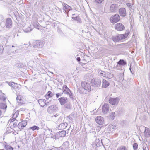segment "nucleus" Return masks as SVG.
<instances>
[{"label":"nucleus","instance_id":"bb28decb","mask_svg":"<svg viewBox=\"0 0 150 150\" xmlns=\"http://www.w3.org/2000/svg\"><path fill=\"white\" fill-rule=\"evenodd\" d=\"M54 108V107L53 105L50 106L47 108V111L49 112H51V111L52 110H53Z\"/></svg>","mask_w":150,"mask_h":150},{"label":"nucleus","instance_id":"e433bc0d","mask_svg":"<svg viewBox=\"0 0 150 150\" xmlns=\"http://www.w3.org/2000/svg\"><path fill=\"white\" fill-rule=\"evenodd\" d=\"M18 115V113L17 112H16L14 114L13 116V117H14L16 118L17 117Z\"/></svg>","mask_w":150,"mask_h":150},{"label":"nucleus","instance_id":"9b49d317","mask_svg":"<svg viewBox=\"0 0 150 150\" xmlns=\"http://www.w3.org/2000/svg\"><path fill=\"white\" fill-rule=\"evenodd\" d=\"M96 122L100 125H102L104 122V119L103 117L100 116L97 117L95 118Z\"/></svg>","mask_w":150,"mask_h":150},{"label":"nucleus","instance_id":"7ed1b4c3","mask_svg":"<svg viewBox=\"0 0 150 150\" xmlns=\"http://www.w3.org/2000/svg\"><path fill=\"white\" fill-rule=\"evenodd\" d=\"M81 86L82 88L88 91H91V86L89 83L86 82H82Z\"/></svg>","mask_w":150,"mask_h":150},{"label":"nucleus","instance_id":"0eeeda50","mask_svg":"<svg viewBox=\"0 0 150 150\" xmlns=\"http://www.w3.org/2000/svg\"><path fill=\"white\" fill-rule=\"evenodd\" d=\"M118 8V5L116 4H112L110 7L109 11L111 12H115Z\"/></svg>","mask_w":150,"mask_h":150},{"label":"nucleus","instance_id":"39448f33","mask_svg":"<svg viewBox=\"0 0 150 150\" xmlns=\"http://www.w3.org/2000/svg\"><path fill=\"white\" fill-rule=\"evenodd\" d=\"M63 92L67 95L70 97H72L73 96L70 90L65 85H64L63 87Z\"/></svg>","mask_w":150,"mask_h":150},{"label":"nucleus","instance_id":"aec40b11","mask_svg":"<svg viewBox=\"0 0 150 150\" xmlns=\"http://www.w3.org/2000/svg\"><path fill=\"white\" fill-rule=\"evenodd\" d=\"M145 129V131L144 132V134L145 136L147 137H148L150 135V131L149 129L145 127H144Z\"/></svg>","mask_w":150,"mask_h":150},{"label":"nucleus","instance_id":"20e7f679","mask_svg":"<svg viewBox=\"0 0 150 150\" xmlns=\"http://www.w3.org/2000/svg\"><path fill=\"white\" fill-rule=\"evenodd\" d=\"M115 28L117 30L121 31L125 29V27L122 23H118L115 25Z\"/></svg>","mask_w":150,"mask_h":150},{"label":"nucleus","instance_id":"72a5a7b5","mask_svg":"<svg viewBox=\"0 0 150 150\" xmlns=\"http://www.w3.org/2000/svg\"><path fill=\"white\" fill-rule=\"evenodd\" d=\"M96 146L99 145L100 144V140L99 139H96Z\"/></svg>","mask_w":150,"mask_h":150},{"label":"nucleus","instance_id":"f8f14e48","mask_svg":"<svg viewBox=\"0 0 150 150\" xmlns=\"http://www.w3.org/2000/svg\"><path fill=\"white\" fill-rule=\"evenodd\" d=\"M58 100L62 105L68 102V99L67 98L64 97L60 98H59Z\"/></svg>","mask_w":150,"mask_h":150},{"label":"nucleus","instance_id":"8fccbe9b","mask_svg":"<svg viewBox=\"0 0 150 150\" xmlns=\"http://www.w3.org/2000/svg\"><path fill=\"white\" fill-rule=\"evenodd\" d=\"M76 59L78 61H80V57H77Z\"/></svg>","mask_w":150,"mask_h":150},{"label":"nucleus","instance_id":"79ce46f5","mask_svg":"<svg viewBox=\"0 0 150 150\" xmlns=\"http://www.w3.org/2000/svg\"><path fill=\"white\" fill-rule=\"evenodd\" d=\"M18 84L16 83V85H15L14 86L13 88L16 89L18 87Z\"/></svg>","mask_w":150,"mask_h":150},{"label":"nucleus","instance_id":"4468645a","mask_svg":"<svg viewBox=\"0 0 150 150\" xmlns=\"http://www.w3.org/2000/svg\"><path fill=\"white\" fill-rule=\"evenodd\" d=\"M62 4L63 7V9L65 11H64V12L66 13L67 11H68L71 10V7L66 4L63 3Z\"/></svg>","mask_w":150,"mask_h":150},{"label":"nucleus","instance_id":"a18cd8bd","mask_svg":"<svg viewBox=\"0 0 150 150\" xmlns=\"http://www.w3.org/2000/svg\"><path fill=\"white\" fill-rule=\"evenodd\" d=\"M17 126V124L16 123H14L13 124V126L14 127H16Z\"/></svg>","mask_w":150,"mask_h":150},{"label":"nucleus","instance_id":"6e6d98bb","mask_svg":"<svg viewBox=\"0 0 150 150\" xmlns=\"http://www.w3.org/2000/svg\"><path fill=\"white\" fill-rule=\"evenodd\" d=\"M53 149H50V150H52Z\"/></svg>","mask_w":150,"mask_h":150},{"label":"nucleus","instance_id":"6e6552de","mask_svg":"<svg viewBox=\"0 0 150 150\" xmlns=\"http://www.w3.org/2000/svg\"><path fill=\"white\" fill-rule=\"evenodd\" d=\"M33 45L34 47L36 48H38L42 47V43L38 40L33 41Z\"/></svg>","mask_w":150,"mask_h":150},{"label":"nucleus","instance_id":"423d86ee","mask_svg":"<svg viewBox=\"0 0 150 150\" xmlns=\"http://www.w3.org/2000/svg\"><path fill=\"white\" fill-rule=\"evenodd\" d=\"M119 101V98L117 97L115 98H112L110 97L109 99V103L112 105H117L118 104Z\"/></svg>","mask_w":150,"mask_h":150},{"label":"nucleus","instance_id":"393cba45","mask_svg":"<svg viewBox=\"0 0 150 150\" xmlns=\"http://www.w3.org/2000/svg\"><path fill=\"white\" fill-rule=\"evenodd\" d=\"M29 129H32L33 131H34L35 130H39V128L38 127L35 125L30 127L29 128Z\"/></svg>","mask_w":150,"mask_h":150},{"label":"nucleus","instance_id":"603ef678","mask_svg":"<svg viewBox=\"0 0 150 150\" xmlns=\"http://www.w3.org/2000/svg\"><path fill=\"white\" fill-rule=\"evenodd\" d=\"M77 17H75V18H74V17H72V19H73L74 20H76V18Z\"/></svg>","mask_w":150,"mask_h":150},{"label":"nucleus","instance_id":"ea45409f","mask_svg":"<svg viewBox=\"0 0 150 150\" xmlns=\"http://www.w3.org/2000/svg\"><path fill=\"white\" fill-rule=\"evenodd\" d=\"M66 108L67 109H70L71 108V105L69 103L66 104L65 105Z\"/></svg>","mask_w":150,"mask_h":150},{"label":"nucleus","instance_id":"f03ea898","mask_svg":"<svg viewBox=\"0 0 150 150\" xmlns=\"http://www.w3.org/2000/svg\"><path fill=\"white\" fill-rule=\"evenodd\" d=\"M101 84V81L100 79H92L91 80V84L92 86L98 87Z\"/></svg>","mask_w":150,"mask_h":150},{"label":"nucleus","instance_id":"37998d69","mask_svg":"<svg viewBox=\"0 0 150 150\" xmlns=\"http://www.w3.org/2000/svg\"><path fill=\"white\" fill-rule=\"evenodd\" d=\"M51 92L50 91H49L47 93V96H49V97H51L52 96L51 95Z\"/></svg>","mask_w":150,"mask_h":150},{"label":"nucleus","instance_id":"2eb2a0df","mask_svg":"<svg viewBox=\"0 0 150 150\" xmlns=\"http://www.w3.org/2000/svg\"><path fill=\"white\" fill-rule=\"evenodd\" d=\"M129 32H128L127 33H125L123 34L118 35L119 41L123 40L126 38L129 35Z\"/></svg>","mask_w":150,"mask_h":150},{"label":"nucleus","instance_id":"412c9836","mask_svg":"<svg viewBox=\"0 0 150 150\" xmlns=\"http://www.w3.org/2000/svg\"><path fill=\"white\" fill-rule=\"evenodd\" d=\"M109 85L108 81L105 79H103L102 81V87L104 88H106Z\"/></svg>","mask_w":150,"mask_h":150},{"label":"nucleus","instance_id":"49530a36","mask_svg":"<svg viewBox=\"0 0 150 150\" xmlns=\"http://www.w3.org/2000/svg\"><path fill=\"white\" fill-rule=\"evenodd\" d=\"M15 120H16V118L13 117V119H12L11 120V122H13Z\"/></svg>","mask_w":150,"mask_h":150},{"label":"nucleus","instance_id":"5701e85b","mask_svg":"<svg viewBox=\"0 0 150 150\" xmlns=\"http://www.w3.org/2000/svg\"><path fill=\"white\" fill-rule=\"evenodd\" d=\"M16 99L18 102L22 103L23 102V100L22 97L20 95H18L16 98Z\"/></svg>","mask_w":150,"mask_h":150},{"label":"nucleus","instance_id":"864d4df0","mask_svg":"<svg viewBox=\"0 0 150 150\" xmlns=\"http://www.w3.org/2000/svg\"><path fill=\"white\" fill-rule=\"evenodd\" d=\"M29 44L30 45V42H29Z\"/></svg>","mask_w":150,"mask_h":150},{"label":"nucleus","instance_id":"1a4fd4ad","mask_svg":"<svg viewBox=\"0 0 150 150\" xmlns=\"http://www.w3.org/2000/svg\"><path fill=\"white\" fill-rule=\"evenodd\" d=\"M69 145V144L68 142H66L62 145V147L56 148L55 150H62V149H65L68 148Z\"/></svg>","mask_w":150,"mask_h":150},{"label":"nucleus","instance_id":"4be33fe9","mask_svg":"<svg viewBox=\"0 0 150 150\" xmlns=\"http://www.w3.org/2000/svg\"><path fill=\"white\" fill-rule=\"evenodd\" d=\"M66 132L65 131H62L60 132H58V134L60 137H65L66 135Z\"/></svg>","mask_w":150,"mask_h":150},{"label":"nucleus","instance_id":"4c0bfd02","mask_svg":"<svg viewBox=\"0 0 150 150\" xmlns=\"http://www.w3.org/2000/svg\"><path fill=\"white\" fill-rule=\"evenodd\" d=\"M9 85L10 86L13 88L14 86L15 85H16V83H15L14 82H12L11 83H9Z\"/></svg>","mask_w":150,"mask_h":150},{"label":"nucleus","instance_id":"c85d7f7f","mask_svg":"<svg viewBox=\"0 0 150 150\" xmlns=\"http://www.w3.org/2000/svg\"><path fill=\"white\" fill-rule=\"evenodd\" d=\"M7 107L6 105L4 103H1L0 104V108L2 109H6Z\"/></svg>","mask_w":150,"mask_h":150},{"label":"nucleus","instance_id":"c03bdc74","mask_svg":"<svg viewBox=\"0 0 150 150\" xmlns=\"http://www.w3.org/2000/svg\"><path fill=\"white\" fill-rule=\"evenodd\" d=\"M110 127L112 128V129H114L116 128V126L114 125H112L110 126Z\"/></svg>","mask_w":150,"mask_h":150},{"label":"nucleus","instance_id":"ddd939ff","mask_svg":"<svg viewBox=\"0 0 150 150\" xmlns=\"http://www.w3.org/2000/svg\"><path fill=\"white\" fill-rule=\"evenodd\" d=\"M27 124V122L26 121H23L18 124V127L19 129H22Z\"/></svg>","mask_w":150,"mask_h":150},{"label":"nucleus","instance_id":"a211bd4d","mask_svg":"<svg viewBox=\"0 0 150 150\" xmlns=\"http://www.w3.org/2000/svg\"><path fill=\"white\" fill-rule=\"evenodd\" d=\"M12 23L11 19L8 18H7L6 21V26L7 28L10 27L12 25Z\"/></svg>","mask_w":150,"mask_h":150},{"label":"nucleus","instance_id":"09e8293b","mask_svg":"<svg viewBox=\"0 0 150 150\" xmlns=\"http://www.w3.org/2000/svg\"><path fill=\"white\" fill-rule=\"evenodd\" d=\"M103 74H103V73H100V75H101L102 76H104V77H105V74H104V75H103Z\"/></svg>","mask_w":150,"mask_h":150},{"label":"nucleus","instance_id":"5fc2aeb1","mask_svg":"<svg viewBox=\"0 0 150 150\" xmlns=\"http://www.w3.org/2000/svg\"><path fill=\"white\" fill-rule=\"evenodd\" d=\"M14 46L13 45L12 46V47H14Z\"/></svg>","mask_w":150,"mask_h":150},{"label":"nucleus","instance_id":"dca6fc26","mask_svg":"<svg viewBox=\"0 0 150 150\" xmlns=\"http://www.w3.org/2000/svg\"><path fill=\"white\" fill-rule=\"evenodd\" d=\"M119 13L120 15L122 16H125L126 14L125 9L123 8H120L119 10Z\"/></svg>","mask_w":150,"mask_h":150},{"label":"nucleus","instance_id":"4d7b16f0","mask_svg":"<svg viewBox=\"0 0 150 150\" xmlns=\"http://www.w3.org/2000/svg\"><path fill=\"white\" fill-rule=\"evenodd\" d=\"M0 150H4V149H0Z\"/></svg>","mask_w":150,"mask_h":150},{"label":"nucleus","instance_id":"cd10ccee","mask_svg":"<svg viewBox=\"0 0 150 150\" xmlns=\"http://www.w3.org/2000/svg\"><path fill=\"white\" fill-rule=\"evenodd\" d=\"M83 89L82 88L79 87L77 88V91L81 94H83Z\"/></svg>","mask_w":150,"mask_h":150},{"label":"nucleus","instance_id":"f704fd0d","mask_svg":"<svg viewBox=\"0 0 150 150\" xmlns=\"http://www.w3.org/2000/svg\"><path fill=\"white\" fill-rule=\"evenodd\" d=\"M143 150H148V147L146 144L144 145L143 146Z\"/></svg>","mask_w":150,"mask_h":150},{"label":"nucleus","instance_id":"de8ad7c7","mask_svg":"<svg viewBox=\"0 0 150 150\" xmlns=\"http://www.w3.org/2000/svg\"><path fill=\"white\" fill-rule=\"evenodd\" d=\"M125 45V44H122L119 45V46L121 47H124Z\"/></svg>","mask_w":150,"mask_h":150},{"label":"nucleus","instance_id":"f257e3e1","mask_svg":"<svg viewBox=\"0 0 150 150\" xmlns=\"http://www.w3.org/2000/svg\"><path fill=\"white\" fill-rule=\"evenodd\" d=\"M120 19V17L118 14L112 16L110 18V22L112 23H115L118 22Z\"/></svg>","mask_w":150,"mask_h":150},{"label":"nucleus","instance_id":"58836bf2","mask_svg":"<svg viewBox=\"0 0 150 150\" xmlns=\"http://www.w3.org/2000/svg\"><path fill=\"white\" fill-rule=\"evenodd\" d=\"M95 1L96 3L98 4H101L103 1H104V0H94Z\"/></svg>","mask_w":150,"mask_h":150},{"label":"nucleus","instance_id":"c9c22d12","mask_svg":"<svg viewBox=\"0 0 150 150\" xmlns=\"http://www.w3.org/2000/svg\"><path fill=\"white\" fill-rule=\"evenodd\" d=\"M31 30V29L29 27H28L27 28V29H24V31L26 33H27L28 32H30Z\"/></svg>","mask_w":150,"mask_h":150},{"label":"nucleus","instance_id":"a878e982","mask_svg":"<svg viewBox=\"0 0 150 150\" xmlns=\"http://www.w3.org/2000/svg\"><path fill=\"white\" fill-rule=\"evenodd\" d=\"M109 116L112 119H114L115 116V112H111Z\"/></svg>","mask_w":150,"mask_h":150},{"label":"nucleus","instance_id":"f3484780","mask_svg":"<svg viewBox=\"0 0 150 150\" xmlns=\"http://www.w3.org/2000/svg\"><path fill=\"white\" fill-rule=\"evenodd\" d=\"M38 102L40 105L42 107H43L45 105H47V103H49L48 102L46 103V100L44 99H39L38 100Z\"/></svg>","mask_w":150,"mask_h":150},{"label":"nucleus","instance_id":"6ab92c4d","mask_svg":"<svg viewBox=\"0 0 150 150\" xmlns=\"http://www.w3.org/2000/svg\"><path fill=\"white\" fill-rule=\"evenodd\" d=\"M67 125L66 123H64L60 124L58 127V129L60 130L65 129L67 127Z\"/></svg>","mask_w":150,"mask_h":150},{"label":"nucleus","instance_id":"a19ab883","mask_svg":"<svg viewBox=\"0 0 150 150\" xmlns=\"http://www.w3.org/2000/svg\"><path fill=\"white\" fill-rule=\"evenodd\" d=\"M63 94V93H58L56 94V97L57 98L59 97V96H61Z\"/></svg>","mask_w":150,"mask_h":150},{"label":"nucleus","instance_id":"7c9ffc66","mask_svg":"<svg viewBox=\"0 0 150 150\" xmlns=\"http://www.w3.org/2000/svg\"><path fill=\"white\" fill-rule=\"evenodd\" d=\"M125 62L123 60H120L117 62V64L120 65H123Z\"/></svg>","mask_w":150,"mask_h":150},{"label":"nucleus","instance_id":"9d476101","mask_svg":"<svg viewBox=\"0 0 150 150\" xmlns=\"http://www.w3.org/2000/svg\"><path fill=\"white\" fill-rule=\"evenodd\" d=\"M109 107L108 104L105 103L103 106L102 112L103 113L105 114L108 111Z\"/></svg>","mask_w":150,"mask_h":150},{"label":"nucleus","instance_id":"473e14b6","mask_svg":"<svg viewBox=\"0 0 150 150\" xmlns=\"http://www.w3.org/2000/svg\"><path fill=\"white\" fill-rule=\"evenodd\" d=\"M138 144L136 143H134L133 146L134 150H136L138 148Z\"/></svg>","mask_w":150,"mask_h":150},{"label":"nucleus","instance_id":"2f4dec72","mask_svg":"<svg viewBox=\"0 0 150 150\" xmlns=\"http://www.w3.org/2000/svg\"><path fill=\"white\" fill-rule=\"evenodd\" d=\"M5 147L6 150H13V148L11 146L8 145H6Z\"/></svg>","mask_w":150,"mask_h":150},{"label":"nucleus","instance_id":"b1692460","mask_svg":"<svg viewBox=\"0 0 150 150\" xmlns=\"http://www.w3.org/2000/svg\"><path fill=\"white\" fill-rule=\"evenodd\" d=\"M118 38V35H117L116 36L113 37L112 39L115 42H117L119 41V39Z\"/></svg>","mask_w":150,"mask_h":150},{"label":"nucleus","instance_id":"3c124183","mask_svg":"<svg viewBox=\"0 0 150 150\" xmlns=\"http://www.w3.org/2000/svg\"><path fill=\"white\" fill-rule=\"evenodd\" d=\"M2 114V112L1 110H0V117L1 116Z\"/></svg>","mask_w":150,"mask_h":150},{"label":"nucleus","instance_id":"c756f323","mask_svg":"<svg viewBox=\"0 0 150 150\" xmlns=\"http://www.w3.org/2000/svg\"><path fill=\"white\" fill-rule=\"evenodd\" d=\"M117 150H127L125 146H122L119 147Z\"/></svg>","mask_w":150,"mask_h":150}]
</instances>
